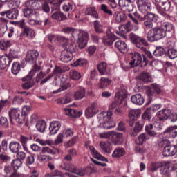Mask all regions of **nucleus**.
<instances>
[{"instance_id": "47", "label": "nucleus", "mask_w": 177, "mask_h": 177, "mask_svg": "<svg viewBox=\"0 0 177 177\" xmlns=\"http://www.w3.org/2000/svg\"><path fill=\"white\" fill-rule=\"evenodd\" d=\"M21 165H23V162L18 159H15L11 162V167L15 172H16L19 168H21Z\"/></svg>"}, {"instance_id": "29", "label": "nucleus", "mask_w": 177, "mask_h": 177, "mask_svg": "<svg viewBox=\"0 0 177 177\" xmlns=\"http://www.w3.org/2000/svg\"><path fill=\"white\" fill-rule=\"evenodd\" d=\"M51 17L54 20H57V21H63V20H66V19H67V16L64 15V14L59 10H56L53 12Z\"/></svg>"}, {"instance_id": "31", "label": "nucleus", "mask_w": 177, "mask_h": 177, "mask_svg": "<svg viewBox=\"0 0 177 177\" xmlns=\"http://www.w3.org/2000/svg\"><path fill=\"white\" fill-rule=\"evenodd\" d=\"M97 70L101 75H106L110 73V69L107 67L106 62H101L97 66Z\"/></svg>"}, {"instance_id": "33", "label": "nucleus", "mask_w": 177, "mask_h": 177, "mask_svg": "<svg viewBox=\"0 0 177 177\" xmlns=\"http://www.w3.org/2000/svg\"><path fill=\"white\" fill-rule=\"evenodd\" d=\"M113 17L115 18L116 23H121L122 21H124L126 20L127 15H125L124 12L116 11L113 14Z\"/></svg>"}, {"instance_id": "7", "label": "nucleus", "mask_w": 177, "mask_h": 177, "mask_svg": "<svg viewBox=\"0 0 177 177\" xmlns=\"http://www.w3.org/2000/svg\"><path fill=\"white\" fill-rule=\"evenodd\" d=\"M130 57L131 59L129 62V64L131 67H135V66L146 67V66H147V63H149V60L139 53L131 54Z\"/></svg>"}, {"instance_id": "38", "label": "nucleus", "mask_w": 177, "mask_h": 177, "mask_svg": "<svg viewBox=\"0 0 177 177\" xmlns=\"http://www.w3.org/2000/svg\"><path fill=\"white\" fill-rule=\"evenodd\" d=\"M139 78L140 81H142V82H151L153 80V77H151V75H150V73H142L140 74Z\"/></svg>"}, {"instance_id": "22", "label": "nucleus", "mask_w": 177, "mask_h": 177, "mask_svg": "<svg viewBox=\"0 0 177 177\" xmlns=\"http://www.w3.org/2000/svg\"><path fill=\"white\" fill-rule=\"evenodd\" d=\"M135 30V26H133L131 21H127L125 24L119 26V31L122 34H127L129 31Z\"/></svg>"}, {"instance_id": "39", "label": "nucleus", "mask_w": 177, "mask_h": 177, "mask_svg": "<svg viewBox=\"0 0 177 177\" xmlns=\"http://www.w3.org/2000/svg\"><path fill=\"white\" fill-rule=\"evenodd\" d=\"M111 84V80L106 77H102L100 80V89H104V88Z\"/></svg>"}, {"instance_id": "30", "label": "nucleus", "mask_w": 177, "mask_h": 177, "mask_svg": "<svg viewBox=\"0 0 177 177\" xmlns=\"http://www.w3.org/2000/svg\"><path fill=\"white\" fill-rule=\"evenodd\" d=\"M131 100L133 104H137L138 106H142V104L145 103V99L140 94H136L132 95Z\"/></svg>"}, {"instance_id": "24", "label": "nucleus", "mask_w": 177, "mask_h": 177, "mask_svg": "<svg viewBox=\"0 0 177 177\" xmlns=\"http://www.w3.org/2000/svg\"><path fill=\"white\" fill-rule=\"evenodd\" d=\"M170 113V109H163L162 110L158 111L156 115L160 121H164L165 120H168V117H169Z\"/></svg>"}, {"instance_id": "55", "label": "nucleus", "mask_w": 177, "mask_h": 177, "mask_svg": "<svg viewBox=\"0 0 177 177\" xmlns=\"http://www.w3.org/2000/svg\"><path fill=\"white\" fill-rule=\"evenodd\" d=\"M149 139L147 138V136L145 133L140 134L136 139V145H143L144 142H146V140Z\"/></svg>"}, {"instance_id": "16", "label": "nucleus", "mask_w": 177, "mask_h": 177, "mask_svg": "<svg viewBox=\"0 0 177 177\" xmlns=\"http://www.w3.org/2000/svg\"><path fill=\"white\" fill-rule=\"evenodd\" d=\"M99 112V105L97 103H93L85 111V116L86 118H92Z\"/></svg>"}, {"instance_id": "35", "label": "nucleus", "mask_w": 177, "mask_h": 177, "mask_svg": "<svg viewBox=\"0 0 177 177\" xmlns=\"http://www.w3.org/2000/svg\"><path fill=\"white\" fill-rule=\"evenodd\" d=\"M9 21L6 18L0 17V29L1 34H5L8 31V23Z\"/></svg>"}, {"instance_id": "42", "label": "nucleus", "mask_w": 177, "mask_h": 177, "mask_svg": "<svg viewBox=\"0 0 177 177\" xmlns=\"http://www.w3.org/2000/svg\"><path fill=\"white\" fill-rule=\"evenodd\" d=\"M24 35H26L28 38H34L35 37V30L30 27H26L24 29Z\"/></svg>"}, {"instance_id": "41", "label": "nucleus", "mask_w": 177, "mask_h": 177, "mask_svg": "<svg viewBox=\"0 0 177 177\" xmlns=\"http://www.w3.org/2000/svg\"><path fill=\"white\" fill-rule=\"evenodd\" d=\"M73 59V53H66L64 50L62 52L61 56V60L64 63H68Z\"/></svg>"}, {"instance_id": "57", "label": "nucleus", "mask_w": 177, "mask_h": 177, "mask_svg": "<svg viewBox=\"0 0 177 177\" xmlns=\"http://www.w3.org/2000/svg\"><path fill=\"white\" fill-rule=\"evenodd\" d=\"M66 0H51L50 2V5H53L52 9L56 10L60 8V5L62 2H64Z\"/></svg>"}, {"instance_id": "46", "label": "nucleus", "mask_w": 177, "mask_h": 177, "mask_svg": "<svg viewBox=\"0 0 177 177\" xmlns=\"http://www.w3.org/2000/svg\"><path fill=\"white\" fill-rule=\"evenodd\" d=\"M36 128L39 132L44 133L46 129V122L40 120L36 124Z\"/></svg>"}, {"instance_id": "19", "label": "nucleus", "mask_w": 177, "mask_h": 177, "mask_svg": "<svg viewBox=\"0 0 177 177\" xmlns=\"http://www.w3.org/2000/svg\"><path fill=\"white\" fill-rule=\"evenodd\" d=\"M38 56H39V53H38V51L35 50H30L27 53L26 60V62H28V63H35V62H37Z\"/></svg>"}, {"instance_id": "27", "label": "nucleus", "mask_w": 177, "mask_h": 177, "mask_svg": "<svg viewBox=\"0 0 177 177\" xmlns=\"http://www.w3.org/2000/svg\"><path fill=\"white\" fill-rule=\"evenodd\" d=\"M32 78L30 79V76L28 77V75L22 78V81L26 82L22 84L23 89L28 90L30 88L34 86V80H32Z\"/></svg>"}, {"instance_id": "9", "label": "nucleus", "mask_w": 177, "mask_h": 177, "mask_svg": "<svg viewBox=\"0 0 177 177\" xmlns=\"http://www.w3.org/2000/svg\"><path fill=\"white\" fill-rule=\"evenodd\" d=\"M145 131L149 136L156 138L158 136V133L156 131H161L162 126L161 123L157 119H152V122L145 126Z\"/></svg>"}, {"instance_id": "50", "label": "nucleus", "mask_w": 177, "mask_h": 177, "mask_svg": "<svg viewBox=\"0 0 177 177\" xmlns=\"http://www.w3.org/2000/svg\"><path fill=\"white\" fill-rule=\"evenodd\" d=\"M94 30L97 34L103 32V25L99 21L93 22Z\"/></svg>"}, {"instance_id": "54", "label": "nucleus", "mask_w": 177, "mask_h": 177, "mask_svg": "<svg viewBox=\"0 0 177 177\" xmlns=\"http://www.w3.org/2000/svg\"><path fill=\"white\" fill-rule=\"evenodd\" d=\"M153 55L156 57L164 56L165 55V50L164 49V48L161 46L157 47L156 50L153 51Z\"/></svg>"}, {"instance_id": "51", "label": "nucleus", "mask_w": 177, "mask_h": 177, "mask_svg": "<svg viewBox=\"0 0 177 177\" xmlns=\"http://www.w3.org/2000/svg\"><path fill=\"white\" fill-rule=\"evenodd\" d=\"M57 103L58 104H68V103H71V97H70L68 95H66L59 98L57 100Z\"/></svg>"}, {"instance_id": "43", "label": "nucleus", "mask_w": 177, "mask_h": 177, "mask_svg": "<svg viewBox=\"0 0 177 177\" xmlns=\"http://www.w3.org/2000/svg\"><path fill=\"white\" fill-rule=\"evenodd\" d=\"M12 46V41L10 40H5L3 39L0 40V47L1 50H6L8 48Z\"/></svg>"}, {"instance_id": "14", "label": "nucleus", "mask_w": 177, "mask_h": 177, "mask_svg": "<svg viewBox=\"0 0 177 177\" xmlns=\"http://www.w3.org/2000/svg\"><path fill=\"white\" fill-rule=\"evenodd\" d=\"M138 9L141 13H148L151 10V3L149 0H138L137 2Z\"/></svg>"}, {"instance_id": "53", "label": "nucleus", "mask_w": 177, "mask_h": 177, "mask_svg": "<svg viewBox=\"0 0 177 177\" xmlns=\"http://www.w3.org/2000/svg\"><path fill=\"white\" fill-rule=\"evenodd\" d=\"M100 8H101V10L105 15H106V16H109V17L113 16V11H111V10H110V8H109V6H107L106 4H101Z\"/></svg>"}, {"instance_id": "17", "label": "nucleus", "mask_w": 177, "mask_h": 177, "mask_svg": "<svg viewBox=\"0 0 177 177\" xmlns=\"http://www.w3.org/2000/svg\"><path fill=\"white\" fill-rule=\"evenodd\" d=\"M142 111L140 109H131L129 112V124L130 127H133V122L140 117Z\"/></svg>"}, {"instance_id": "8", "label": "nucleus", "mask_w": 177, "mask_h": 177, "mask_svg": "<svg viewBox=\"0 0 177 177\" xmlns=\"http://www.w3.org/2000/svg\"><path fill=\"white\" fill-rule=\"evenodd\" d=\"M127 91L121 90L117 92L115 95V100L109 106V110H113L116 108L117 106L122 104L125 107L127 106Z\"/></svg>"}, {"instance_id": "1", "label": "nucleus", "mask_w": 177, "mask_h": 177, "mask_svg": "<svg viewBox=\"0 0 177 177\" xmlns=\"http://www.w3.org/2000/svg\"><path fill=\"white\" fill-rule=\"evenodd\" d=\"M62 32L65 34H71L73 42L75 41V37H77V44L80 49H84L88 45V32L84 30H77L70 27L64 28Z\"/></svg>"}, {"instance_id": "60", "label": "nucleus", "mask_w": 177, "mask_h": 177, "mask_svg": "<svg viewBox=\"0 0 177 177\" xmlns=\"http://www.w3.org/2000/svg\"><path fill=\"white\" fill-rule=\"evenodd\" d=\"M165 168L169 171H176L177 169V162L171 163V162L167 161L165 162Z\"/></svg>"}, {"instance_id": "13", "label": "nucleus", "mask_w": 177, "mask_h": 177, "mask_svg": "<svg viewBox=\"0 0 177 177\" xmlns=\"http://www.w3.org/2000/svg\"><path fill=\"white\" fill-rule=\"evenodd\" d=\"M129 38L131 42L136 46V48L143 49V46H147L148 45L147 41L145 39L133 33L130 34Z\"/></svg>"}, {"instance_id": "6", "label": "nucleus", "mask_w": 177, "mask_h": 177, "mask_svg": "<svg viewBox=\"0 0 177 177\" xmlns=\"http://www.w3.org/2000/svg\"><path fill=\"white\" fill-rule=\"evenodd\" d=\"M166 35V31L162 27L154 28L148 31L147 34V39L149 42H154L162 39V38L165 37Z\"/></svg>"}, {"instance_id": "18", "label": "nucleus", "mask_w": 177, "mask_h": 177, "mask_svg": "<svg viewBox=\"0 0 177 177\" xmlns=\"http://www.w3.org/2000/svg\"><path fill=\"white\" fill-rule=\"evenodd\" d=\"M88 149L91 153V155L94 158H96L97 160H99L100 161H104V162H109V159L103 156L102 154H100L95 149L93 146H89Z\"/></svg>"}, {"instance_id": "49", "label": "nucleus", "mask_w": 177, "mask_h": 177, "mask_svg": "<svg viewBox=\"0 0 177 177\" xmlns=\"http://www.w3.org/2000/svg\"><path fill=\"white\" fill-rule=\"evenodd\" d=\"M147 14L144 15V20H148L149 21H157V17L156 15L151 13V12H146Z\"/></svg>"}, {"instance_id": "21", "label": "nucleus", "mask_w": 177, "mask_h": 177, "mask_svg": "<svg viewBox=\"0 0 177 177\" xmlns=\"http://www.w3.org/2000/svg\"><path fill=\"white\" fill-rule=\"evenodd\" d=\"M115 48L120 52V53H127L128 52V46H127V43L122 40H118L115 42Z\"/></svg>"}, {"instance_id": "2", "label": "nucleus", "mask_w": 177, "mask_h": 177, "mask_svg": "<svg viewBox=\"0 0 177 177\" xmlns=\"http://www.w3.org/2000/svg\"><path fill=\"white\" fill-rule=\"evenodd\" d=\"M30 111L31 107H30L28 105L23 106L22 111L17 108H11L8 111L10 120L11 122L15 121V122L21 125V124H24L26 116L28 115Z\"/></svg>"}, {"instance_id": "11", "label": "nucleus", "mask_w": 177, "mask_h": 177, "mask_svg": "<svg viewBox=\"0 0 177 177\" xmlns=\"http://www.w3.org/2000/svg\"><path fill=\"white\" fill-rule=\"evenodd\" d=\"M162 143L165 146L163 149V156H165V157H172L176 154V145H171L168 140H163Z\"/></svg>"}, {"instance_id": "58", "label": "nucleus", "mask_w": 177, "mask_h": 177, "mask_svg": "<svg viewBox=\"0 0 177 177\" xmlns=\"http://www.w3.org/2000/svg\"><path fill=\"white\" fill-rule=\"evenodd\" d=\"M71 86V84L70 83L67 82L65 83L63 85H61V88H58L57 90H55L53 91V93L56 94V93H60V92H62V91H66V89H68Z\"/></svg>"}, {"instance_id": "26", "label": "nucleus", "mask_w": 177, "mask_h": 177, "mask_svg": "<svg viewBox=\"0 0 177 177\" xmlns=\"http://www.w3.org/2000/svg\"><path fill=\"white\" fill-rule=\"evenodd\" d=\"M10 58L7 55L0 56V70H5L7 66H10Z\"/></svg>"}, {"instance_id": "48", "label": "nucleus", "mask_w": 177, "mask_h": 177, "mask_svg": "<svg viewBox=\"0 0 177 177\" xmlns=\"http://www.w3.org/2000/svg\"><path fill=\"white\" fill-rule=\"evenodd\" d=\"M69 76L71 80H73L74 81H78V80L81 79V73L75 70H71Z\"/></svg>"}, {"instance_id": "64", "label": "nucleus", "mask_w": 177, "mask_h": 177, "mask_svg": "<svg viewBox=\"0 0 177 177\" xmlns=\"http://www.w3.org/2000/svg\"><path fill=\"white\" fill-rule=\"evenodd\" d=\"M168 56L169 59H174L177 57V50L174 48L168 50Z\"/></svg>"}, {"instance_id": "5", "label": "nucleus", "mask_w": 177, "mask_h": 177, "mask_svg": "<svg viewBox=\"0 0 177 177\" xmlns=\"http://www.w3.org/2000/svg\"><path fill=\"white\" fill-rule=\"evenodd\" d=\"M99 136L102 139H108V140H110L113 145H115V146H118L124 143V134L122 133L111 131L100 133Z\"/></svg>"}, {"instance_id": "63", "label": "nucleus", "mask_w": 177, "mask_h": 177, "mask_svg": "<svg viewBox=\"0 0 177 177\" xmlns=\"http://www.w3.org/2000/svg\"><path fill=\"white\" fill-rule=\"evenodd\" d=\"M62 134L65 138H70L74 135V131L71 129V128L65 129L63 130Z\"/></svg>"}, {"instance_id": "34", "label": "nucleus", "mask_w": 177, "mask_h": 177, "mask_svg": "<svg viewBox=\"0 0 177 177\" xmlns=\"http://www.w3.org/2000/svg\"><path fill=\"white\" fill-rule=\"evenodd\" d=\"M21 146L20 143L16 141H12L9 144V150L11 153H18V151L20 150Z\"/></svg>"}, {"instance_id": "45", "label": "nucleus", "mask_w": 177, "mask_h": 177, "mask_svg": "<svg viewBox=\"0 0 177 177\" xmlns=\"http://www.w3.org/2000/svg\"><path fill=\"white\" fill-rule=\"evenodd\" d=\"M21 69V64L17 62H15L12 64L11 71L14 75H17L18 73H20V70Z\"/></svg>"}, {"instance_id": "10", "label": "nucleus", "mask_w": 177, "mask_h": 177, "mask_svg": "<svg viewBox=\"0 0 177 177\" xmlns=\"http://www.w3.org/2000/svg\"><path fill=\"white\" fill-rule=\"evenodd\" d=\"M154 3L158 13L162 16L171 10V1L168 0H154Z\"/></svg>"}, {"instance_id": "28", "label": "nucleus", "mask_w": 177, "mask_h": 177, "mask_svg": "<svg viewBox=\"0 0 177 177\" xmlns=\"http://www.w3.org/2000/svg\"><path fill=\"white\" fill-rule=\"evenodd\" d=\"M125 149L122 147H117L113 150L111 156L113 158H121V157L125 156Z\"/></svg>"}, {"instance_id": "40", "label": "nucleus", "mask_w": 177, "mask_h": 177, "mask_svg": "<svg viewBox=\"0 0 177 177\" xmlns=\"http://www.w3.org/2000/svg\"><path fill=\"white\" fill-rule=\"evenodd\" d=\"M85 13L89 16H92L94 19H99V14H97V11L93 7H90L86 9Z\"/></svg>"}, {"instance_id": "52", "label": "nucleus", "mask_w": 177, "mask_h": 177, "mask_svg": "<svg viewBox=\"0 0 177 177\" xmlns=\"http://www.w3.org/2000/svg\"><path fill=\"white\" fill-rule=\"evenodd\" d=\"M65 53H73L75 52V45L74 43L68 44L67 43L65 46Z\"/></svg>"}, {"instance_id": "15", "label": "nucleus", "mask_w": 177, "mask_h": 177, "mask_svg": "<svg viewBox=\"0 0 177 177\" xmlns=\"http://www.w3.org/2000/svg\"><path fill=\"white\" fill-rule=\"evenodd\" d=\"M118 5L120 9L123 12H132L133 10L132 0H119Z\"/></svg>"}, {"instance_id": "37", "label": "nucleus", "mask_w": 177, "mask_h": 177, "mask_svg": "<svg viewBox=\"0 0 177 177\" xmlns=\"http://www.w3.org/2000/svg\"><path fill=\"white\" fill-rule=\"evenodd\" d=\"M84 97H85V88L81 87L79 90L75 92L74 99H75V100H81V99H84Z\"/></svg>"}, {"instance_id": "20", "label": "nucleus", "mask_w": 177, "mask_h": 177, "mask_svg": "<svg viewBox=\"0 0 177 177\" xmlns=\"http://www.w3.org/2000/svg\"><path fill=\"white\" fill-rule=\"evenodd\" d=\"M100 148L103 153L106 154H111V151H113V147L110 142L101 141L100 142Z\"/></svg>"}, {"instance_id": "62", "label": "nucleus", "mask_w": 177, "mask_h": 177, "mask_svg": "<svg viewBox=\"0 0 177 177\" xmlns=\"http://www.w3.org/2000/svg\"><path fill=\"white\" fill-rule=\"evenodd\" d=\"M165 133L167 135H170V138H176L177 136V131L173 130L172 128L168 127L165 131Z\"/></svg>"}, {"instance_id": "56", "label": "nucleus", "mask_w": 177, "mask_h": 177, "mask_svg": "<svg viewBox=\"0 0 177 177\" xmlns=\"http://www.w3.org/2000/svg\"><path fill=\"white\" fill-rule=\"evenodd\" d=\"M88 62L85 59L80 58L73 63L74 67H82L86 66Z\"/></svg>"}, {"instance_id": "32", "label": "nucleus", "mask_w": 177, "mask_h": 177, "mask_svg": "<svg viewBox=\"0 0 177 177\" xmlns=\"http://www.w3.org/2000/svg\"><path fill=\"white\" fill-rule=\"evenodd\" d=\"M145 125V122L143 120H140L137 122L133 128V133L131 134L133 136H136L142 129H143V126Z\"/></svg>"}, {"instance_id": "61", "label": "nucleus", "mask_w": 177, "mask_h": 177, "mask_svg": "<svg viewBox=\"0 0 177 177\" xmlns=\"http://www.w3.org/2000/svg\"><path fill=\"white\" fill-rule=\"evenodd\" d=\"M161 27L166 32L167 31L171 32V31H172V30H174V25L172 24L168 23V22L163 23V24L162 25Z\"/></svg>"}, {"instance_id": "36", "label": "nucleus", "mask_w": 177, "mask_h": 177, "mask_svg": "<svg viewBox=\"0 0 177 177\" xmlns=\"http://www.w3.org/2000/svg\"><path fill=\"white\" fill-rule=\"evenodd\" d=\"M19 16V10L13 8L12 10L7 11V18L10 20H16Z\"/></svg>"}, {"instance_id": "12", "label": "nucleus", "mask_w": 177, "mask_h": 177, "mask_svg": "<svg viewBox=\"0 0 177 177\" xmlns=\"http://www.w3.org/2000/svg\"><path fill=\"white\" fill-rule=\"evenodd\" d=\"M60 168H62V169H64V171H68L69 172H72V174H75V175H78V176H84L85 174H92V171H91V167L89 166L81 169H78L75 167L73 169L67 166L61 165Z\"/></svg>"}, {"instance_id": "25", "label": "nucleus", "mask_w": 177, "mask_h": 177, "mask_svg": "<svg viewBox=\"0 0 177 177\" xmlns=\"http://www.w3.org/2000/svg\"><path fill=\"white\" fill-rule=\"evenodd\" d=\"M114 37L115 35L110 30H108L106 32V35L102 39L103 44L104 45H113V43L114 42Z\"/></svg>"}, {"instance_id": "23", "label": "nucleus", "mask_w": 177, "mask_h": 177, "mask_svg": "<svg viewBox=\"0 0 177 177\" xmlns=\"http://www.w3.org/2000/svg\"><path fill=\"white\" fill-rule=\"evenodd\" d=\"M60 127H62V124H60V122L53 121L50 124V127H49L50 135H56V133L59 132V129H60Z\"/></svg>"}, {"instance_id": "59", "label": "nucleus", "mask_w": 177, "mask_h": 177, "mask_svg": "<svg viewBox=\"0 0 177 177\" xmlns=\"http://www.w3.org/2000/svg\"><path fill=\"white\" fill-rule=\"evenodd\" d=\"M39 70H41V67L37 64H35L33 68L28 75V77H29V79L32 78V77L35 75V73H37V71H39Z\"/></svg>"}, {"instance_id": "3", "label": "nucleus", "mask_w": 177, "mask_h": 177, "mask_svg": "<svg viewBox=\"0 0 177 177\" xmlns=\"http://www.w3.org/2000/svg\"><path fill=\"white\" fill-rule=\"evenodd\" d=\"M25 6L27 8L24 10L25 17L37 19L39 17L38 10L42 9V2L39 0H28L25 2Z\"/></svg>"}, {"instance_id": "4", "label": "nucleus", "mask_w": 177, "mask_h": 177, "mask_svg": "<svg viewBox=\"0 0 177 177\" xmlns=\"http://www.w3.org/2000/svg\"><path fill=\"white\" fill-rule=\"evenodd\" d=\"M113 117V111H105L100 113L97 116V121L100 124V128L104 129H111L115 127V122L110 121Z\"/></svg>"}, {"instance_id": "44", "label": "nucleus", "mask_w": 177, "mask_h": 177, "mask_svg": "<svg viewBox=\"0 0 177 177\" xmlns=\"http://www.w3.org/2000/svg\"><path fill=\"white\" fill-rule=\"evenodd\" d=\"M162 167V163L161 162H151L149 166L148 169L151 172H156L157 169Z\"/></svg>"}]
</instances>
